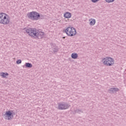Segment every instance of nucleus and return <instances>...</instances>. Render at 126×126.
<instances>
[{"label":"nucleus","instance_id":"obj_11","mask_svg":"<svg viewBox=\"0 0 126 126\" xmlns=\"http://www.w3.org/2000/svg\"><path fill=\"white\" fill-rule=\"evenodd\" d=\"M63 16L65 18H70L71 17V14L69 12H66L63 14Z\"/></svg>","mask_w":126,"mask_h":126},{"label":"nucleus","instance_id":"obj_2","mask_svg":"<svg viewBox=\"0 0 126 126\" xmlns=\"http://www.w3.org/2000/svg\"><path fill=\"white\" fill-rule=\"evenodd\" d=\"M10 22V17L6 13H0V23L4 25H7Z\"/></svg>","mask_w":126,"mask_h":126},{"label":"nucleus","instance_id":"obj_14","mask_svg":"<svg viewBox=\"0 0 126 126\" xmlns=\"http://www.w3.org/2000/svg\"><path fill=\"white\" fill-rule=\"evenodd\" d=\"M25 66L26 67H28V68H31V67H32V63H25Z\"/></svg>","mask_w":126,"mask_h":126},{"label":"nucleus","instance_id":"obj_15","mask_svg":"<svg viewBox=\"0 0 126 126\" xmlns=\"http://www.w3.org/2000/svg\"><path fill=\"white\" fill-rule=\"evenodd\" d=\"M75 112V113H78V114H81V113H83V110L81 109H76Z\"/></svg>","mask_w":126,"mask_h":126},{"label":"nucleus","instance_id":"obj_5","mask_svg":"<svg viewBox=\"0 0 126 126\" xmlns=\"http://www.w3.org/2000/svg\"><path fill=\"white\" fill-rule=\"evenodd\" d=\"M29 19L31 20H39L40 19V14L36 11H32L27 14Z\"/></svg>","mask_w":126,"mask_h":126},{"label":"nucleus","instance_id":"obj_16","mask_svg":"<svg viewBox=\"0 0 126 126\" xmlns=\"http://www.w3.org/2000/svg\"><path fill=\"white\" fill-rule=\"evenodd\" d=\"M105 1H106V2H108V3H111L112 2H114V1H115V0H105Z\"/></svg>","mask_w":126,"mask_h":126},{"label":"nucleus","instance_id":"obj_3","mask_svg":"<svg viewBox=\"0 0 126 126\" xmlns=\"http://www.w3.org/2000/svg\"><path fill=\"white\" fill-rule=\"evenodd\" d=\"M63 32H65L66 35L69 37H73V36H75L77 33L76 30L73 27H69L63 30Z\"/></svg>","mask_w":126,"mask_h":126},{"label":"nucleus","instance_id":"obj_8","mask_svg":"<svg viewBox=\"0 0 126 126\" xmlns=\"http://www.w3.org/2000/svg\"><path fill=\"white\" fill-rule=\"evenodd\" d=\"M119 88H111L108 90V91L110 94H115V93H117V92H119Z\"/></svg>","mask_w":126,"mask_h":126},{"label":"nucleus","instance_id":"obj_10","mask_svg":"<svg viewBox=\"0 0 126 126\" xmlns=\"http://www.w3.org/2000/svg\"><path fill=\"white\" fill-rule=\"evenodd\" d=\"M52 48L53 52L54 53H57L58 51H59V48H58V46H56V44H54L52 45Z\"/></svg>","mask_w":126,"mask_h":126},{"label":"nucleus","instance_id":"obj_1","mask_svg":"<svg viewBox=\"0 0 126 126\" xmlns=\"http://www.w3.org/2000/svg\"><path fill=\"white\" fill-rule=\"evenodd\" d=\"M27 34L31 36L32 38H35L36 39H42L45 36L44 32L39 31L35 28H29L26 30Z\"/></svg>","mask_w":126,"mask_h":126},{"label":"nucleus","instance_id":"obj_9","mask_svg":"<svg viewBox=\"0 0 126 126\" xmlns=\"http://www.w3.org/2000/svg\"><path fill=\"white\" fill-rule=\"evenodd\" d=\"M90 22V25L91 26H94L95 25V24L96 23V20L94 19L91 18L89 20Z\"/></svg>","mask_w":126,"mask_h":126},{"label":"nucleus","instance_id":"obj_13","mask_svg":"<svg viewBox=\"0 0 126 126\" xmlns=\"http://www.w3.org/2000/svg\"><path fill=\"white\" fill-rule=\"evenodd\" d=\"M78 57L77 53H72L71 54L72 59H76Z\"/></svg>","mask_w":126,"mask_h":126},{"label":"nucleus","instance_id":"obj_18","mask_svg":"<svg viewBox=\"0 0 126 126\" xmlns=\"http://www.w3.org/2000/svg\"><path fill=\"white\" fill-rule=\"evenodd\" d=\"M92 2L95 3L99 1L100 0H91Z\"/></svg>","mask_w":126,"mask_h":126},{"label":"nucleus","instance_id":"obj_7","mask_svg":"<svg viewBox=\"0 0 126 126\" xmlns=\"http://www.w3.org/2000/svg\"><path fill=\"white\" fill-rule=\"evenodd\" d=\"M12 113L8 111H6V113L4 114V118L5 120H7L8 121H10L12 119Z\"/></svg>","mask_w":126,"mask_h":126},{"label":"nucleus","instance_id":"obj_4","mask_svg":"<svg viewBox=\"0 0 126 126\" xmlns=\"http://www.w3.org/2000/svg\"><path fill=\"white\" fill-rule=\"evenodd\" d=\"M101 62L103 64L106 65V66H112V65H114V63H115L114 59L108 57L102 59Z\"/></svg>","mask_w":126,"mask_h":126},{"label":"nucleus","instance_id":"obj_6","mask_svg":"<svg viewBox=\"0 0 126 126\" xmlns=\"http://www.w3.org/2000/svg\"><path fill=\"white\" fill-rule=\"evenodd\" d=\"M70 107V105L67 102H61L58 104V110H66Z\"/></svg>","mask_w":126,"mask_h":126},{"label":"nucleus","instance_id":"obj_12","mask_svg":"<svg viewBox=\"0 0 126 126\" xmlns=\"http://www.w3.org/2000/svg\"><path fill=\"white\" fill-rule=\"evenodd\" d=\"M0 75L3 77V78H5L6 76H8V73L6 72H1L0 73Z\"/></svg>","mask_w":126,"mask_h":126},{"label":"nucleus","instance_id":"obj_17","mask_svg":"<svg viewBox=\"0 0 126 126\" xmlns=\"http://www.w3.org/2000/svg\"><path fill=\"white\" fill-rule=\"evenodd\" d=\"M21 63H22L21 60H19L16 61V63L17 64H19Z\"/></svg>","mask_w":126,"mask_h":126}]
</instances>
